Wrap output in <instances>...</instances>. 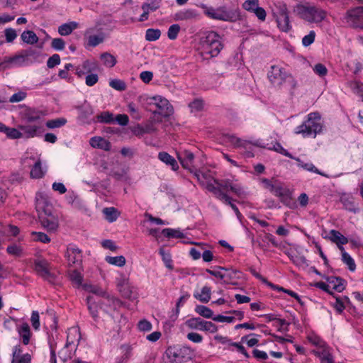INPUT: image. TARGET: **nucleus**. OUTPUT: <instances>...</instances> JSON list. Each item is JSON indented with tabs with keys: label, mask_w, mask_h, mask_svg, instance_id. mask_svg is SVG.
<instances>
[{
	"label": "nucleus",
	"mask_w": 363,
	"mask_h": 363,
	"mask_svg": "<svg viewBox=\"0 0 363 363\" xmlns=\"http://www.w3.org/2000/svg\"><path fill=\"white\" fill-rule=\"evenodd\" d=\"M84 38L86 40V47L94 48L104 41L105 34L102 28L96 26L88 28L84 31Z\"/></svg>",
	"instance_id": "39448f33"
},
{
	"label": "nucleus",
	"mask_w": 363,
	"mask_h": 363,
	"mask_svg": "<svg viewBox=\"0 0 363 363\" xmlns=\"http://www.w3.org/2000/svg\"><path fill=\"white\" fill-rule=\"evenodd\" d=\"M189 107L191 113H197L203 108V101L201 99H196L189 104Z\"/></svg>",
	"instance_id": "09e8293b"
},
{
	"label": "nucleus",
	"mask_w": 363,
	"mask_h": 363,
	"mask_svg": "<svg viewBox=\"0 0 363 363\" xmlns=\"http://www.w3.org/2000/svg\"><path fill=\"white\" fill-rule=\"evenodd\" d=\"M227 141L232 144L235 147L247 148L250 143L241 138H237L235 135H230L227 136Z\"/></svg>",
	"instance_id": "473e14b6"
},
{
	"label": "nucleus",
	"mask_w": 363,
	"mask_h": 363,
	"mask_svg": "<svg viewBox=\"0 0 363 363\" xmlns=\"http://www.w3.org/2000/svg\"><path fill=\"white\" fill-rule=\"evenodd\" d=\"M194 176L199 183L213 194L216 197H223V191H230L238 196L245 193L244 188L238 183H234L229 179H215L209 172L196 170Z\"/></svg>",
	"instance_id": "f257e3e1"
},
{
	"label": "nucleus",
	"mask_w": 363,
	"mask_h": 363,
	"mask_svg": "<svg viewBox=\"0 0 363 363\" xmlns=\"http://www.w3.org/2000/svg\"><path fill=\"white\" fill-rule=\"evenodd\" d=\"M220 36L215 31H206L202 34L200 39L201 53L216 57L223 48Z\"/></svg>",
	"instance_id": "f03ea898"
},
{
	"label": "nucleus",
	"mask_w": 363,
	"mask_h": 363,
	"mask_svg": "<svg viewBox=\"0 0 363 363\" xmlns=\"http://www.w3.org/2000/svg\"><path fill=\"white\" fill-rule=\"evenodd\" d=\"M102 212L105 216V218L110 223L116 221L120 215L118 210L114 207L104 208Z\"/></svg>",
	"instance_id": "c756f323"
},
{
	"label": "nucleus",
	"mask_w": 363,
	"mask_h": 363,
	"mask_svg": "<svg viewBox=\"0 0 363 363\" xmlns=\"http://www.w3.org/2000/svg\"><path fill=\"white\" fill-rule=\"evenodd\" d=\"M315 33L313 30H311L309 33L305 35L302 38V44L304 47L311 45L315 40Z\"/></svg>",
	"instance_id": "0e129e2a"
},
{
	"label": "nucleus",
	"mask_w": 363,
	"mask_h": 363,
	"mask_svg": "<svg viewBox=\"0 0 363 363\" xmlns=\"http://www.w3.org/2000/svg\"><path fill=\"white\" fill-rule=\"evenodd\" d=\"M186 325L191 329L214 333L217 332L218 327L211 321H206L201 318H191L186 321Z\"/></svg>",
	"instance_id": "1a4fd4ad"
},
{
	"label": "nucleus",
	"mask_w": 363,
	"mask_h": 363,
	"mask_svg": "<svg viewBox=\"0 0 363 363\" xmlns=\"http://www.w3.org/2000/svg\"><path fill=\"white\" fill-rule=\"evenodd\" d=\"M92 296H89L86 298L88 308L92 317L96 318L98 317V306L95 303H92Z\"/></svg>",
	"instance_id": "4d7b16f0"
},
{
	"label": "nucleus",
	"mask_w": 363,
	"mask_h": 363,
	"mask_svg": "<svg viewBox=\"0 0 363 363\" xmlns=\"http://www.w3.org/2000/svg\"><path fill=\"white\" fill-rule=\"evenodd\" d=\"M161 32L159 29L149 28L145 33V39L147 41H155L160 38Z\"/></svg>",
	"instance_id": "49530a36"
},
{
	"label": "nucleus",
	"mask_w": 363,
	"mask_h": 363,
	"mask_svg": "<svg viewBox=\"0 0 363 363\" xmlns=\"http://www.w3.org/2000/svg\"><path fill=\"white\" fill-rule=\"evenodd\" d=\"M17 331L19 336L22 338L23 343L27 345L30 342L31 336V332L28 324L27 323H23L22 325L17 327Z\"/></svg>",
	"instance_id": "412c9836"
},
{
	"label": "nucleus",
	"mask_w": 363,
	"mask_h": 363,
	"mask_svg": "<svg viewBox=\"0 0 363 363\" xmlns=\"http://www.w3.org/2000/svg\"><path fill=\"white\" fill-rule=\"evenodd\" d=\"M41 116V112L35 109H28L25 113V119L30 123L37 122Z\"/></svg>",
	"instance_id": "c9c22d12"
},
{
	"label": "nucleus",
	"mask_w": 363,
	"mask_h": 363,
	"mask_svg": "<svg viewBox=\"0 0 363 363\" xmlns=\"http://www.w3.org/2000/svg\"><path fill=\"white\" fill-rule=\"evenodd\" d=\"M177 157L182 167L192 172L194 155L189 150H182L177 153Z\"/></svg>",
	"instance_id": "f3484780"
},
{
	"label": "nucleus",
	"mask_w": 363,
	"mask_h": 363,
	"mask_svg": "<svg viewBox=\"0 0 363 363\" xmlns=\"http://www.w3.org/2000/svg\"><path fill=\"white\" fill-rule=\"evenodd\" d=\"M277 27L281 32L288 33L291 30L289 13L286 5L280 6L277 12L274 13Z\"/></svg>",
	"instance_id": "9d476101"
},
{
	"label": "nucleus",
	"mask_w": 363,
	"mask_h": 363,
	"mask_svg": "<svg viewBox=\"0 0 363 363\" xmlns=\"http://www.w3.org/2000/svg\"><path fill=\"white\" fill-rule=\"evenodd\" d=\"M288 74L283 68L273 65L268 72V78L274 86L279 87L285 83Z\"/></svg>",
	"instance_id": "9b49d317"
},
{
	"label": "nucleus",
	"mask_w": 363,
	"mask_h": 363,
	"mask_svg": "<svg viewBox=\"0 0 363 363\" xmlns=\"http://www.w3.org/2000/svg\"><path fill=\"white\" fill-rule=\"evenodd\" d=\"M40 222L42 226L45 228L48 232H55L59 226L58 219L56 216L51 213L45 211L44 215L39 216Z\"/></svg>",
	"instance_id": "2eb2a0df"
},
{
	"label": "nucleus",
	"mask_w": 363,
	"mask_h": 363,
	"mask_svg": "<svg viewBox=\"0 0 363 363\" xmlns=\"http://www.w3.org/2000/svg\"><path fill=\"white\" fill-rule=\"evenodd\" d=\"M99 303V308L107 313L114 311L121 306L120 301L107 292L101 297Z\"/></svg>",
	"instance_id": "ddd939ff"
},
{
	"label": "nucleus",
	"mask_w": 363,
	"mask_h": 363,
	"mask_svg": "<svg viewBox=\"0 0 363 363\" xmlns=\"http://www.w3.org/2000/svg\"><path fill=\"white\" fill-rule=\"evenodd\" d=\"M340 201L347 211L354 213L359 211L358 205L356 203L354 199L351 195L343 194L340 198Z\"/></svg>",
	"instance_id": "6ab92c4d"
},
{
	"label": "nucleus",
	"mask_w": 363,
	"mask_h": 363,
	"mask_svg": "<svg viewBox=\"0 0 363 363\" xmlns=\"http://www.w3.org/2000/svg\"><path fill=\"white\" fill-rule=\"evenodd\" d=\"M66 257L69 265H81L82 251L75 245L70 244L67 248Z\"/></svg>",
	"instance_id": "dca6fc26"
},
{
	"label": "nucleus",
	"mask_w": 363,
	"mask_h": 363,
	"mask_svg": "<svg viewBox=\"0 0 363 363\" xmlns=\"http://www.w3.org/2000/svg\"><path fill=\"white\" fill-rule=\"evenodd\" d=\"M35 52V50L30 48L24 50V55L5 57L2 61H0V70H4L13 66L19 65L23 61L24 57L32 56Z\"/></svg>",
	"instance_id": "f8f14e48"
},
{
	"label": "nucleus",
	"mask_w": 363,
	"mask_h": 363,
	"mask_svg": "<svg viewBox=\"0 0 363 363\" xmlns=\"http://www.w3.org/2000/svg\"><path fill=\"white\" fill-rule=\"evenodd\" d=\"M261 182L264 189L269 190L272 194L279 199L282 196H284V194L289 190L277 181L272 182L269 179L264 178L262 179Z\"/></svg>",
	"instance_id": "4468645a"
},
{
	"label": "nucleus",
	"mask_w": 363,
	"mask_h": 363,
	"mask_svg": "<svg viewBox=\"0 0 363 363\" xmlns=\"http://www.w3.org/2000/svg\"><path fill=\"white\" fill-rule=\"evenodd\" d=\"M206 14L209 17L217 20L227 21L228 18V15L226 13L216 11L212 8L206 11Z\"/></svg>",
	"instance_id": "a19ab883"
},
{
	"label": "nucleus",
	"mask_w": 363,
	"mask_h": 363,
	"mask_svg": "<svg viewBox=\"0 0 363 363\" xmlns=\"http://www.w3.org/2000/svg\"><path fill=\"white\" fill-rule=\"evenodd\" d=\"M162 233L167 238H182L184 237V235L182 232L177 229L172 228H164L162 230Z\"/></svg>",
	"instance_id": "58836bf2"
},
{
	"label": "nucleus",
	"mask_w": 363,
	"mask_h": 363,
	"mask_svg": "<svg viewBox=\"0 0 363 363\" xmlns=\"http://www.w3.org/2000/svg\"><path fill=\"white\" fill-rule=\"evenodd\" d=\"M322 129L320 115L318 112H312L308 114L306 120L301 125L296 128L295 133L301 134L303 137L315 138Z\"/></svg>",
	"instance_id": "7ed1b4c3"
},
{
	"label": "nucleus",
	"mask_w": 363,
	"mask_h": 363,
	"mask_svg": "<svg viewBox=\"0 0 363 363\" xmlns=\"http://www.w3.org/2000/svg\"><path fill=\"white\" fill-rule=\"evenodd\" d=\"M291 260L298 267L305 268L308 266L307 259L304 256L296 255L292 257Z\"/></svg>",
	"instance_id": "69168bd1"
},
{
	"label": "nucleus",
	"mask_w": 363,
	"mask_h": 363,
	"mask_svg": "<svg viewBox=\"0 0 363 363\" xmlns=\"http://www.w3.org/2000/svg\"><path fill=\"white\" fill-rule=\"evenodd\" d=\"M345 20L350 26L363 29V6L352 7L347 10Z\"/></svg>",
	"instance_id": "423d86ee"
},
{
	"label": "nucleus",
	"mask_w": 363,
	"mask_h": 363,
	"mask_svg": "<svg viewBox=\"0 0 363 363\" xmlns=\"http://www.w3.org/2000/svg\"><path fill=\"white\" fill-rule=\"evenodd\" d=\"M93 64L86 60V61H84L82 65V68L80 67H77V69H76V74L79 76V77H82V75L85 74L86 73H89L91 72V70L93 69Z\"/></svg>",
	"instance_id": "79ce46f5"
},
{
	"label": "nucleus",
	"mask_w": 363,
	"mask_h": 363,
	"mask_svg": "<svg viewBox=\"0 0 363 363\" xmlns=\"http://www.w3.org/2000/svg\"><path fill=\"white\" fill-rule=\"evenodd\" d=\"M258 5V0H246L242 6L245 10L253 12L259 6Z\"/></svg>",
	"instance_id": "680f3d73"
},
{
	"label": "nucleus",
	"mask_w": 363,
	"mask_h": 363,
	"mask_svg": "<svg viewBox=\"0 0 363 363\" xmlns=\"http://www.w3.org/2000/svg\"><path fill=\"white\" fill-rule=\"evenodd\" d=\"M89 144L94 148H99L106 151H108L111 147L109 141L100 136L92 137L89 140Z\"/></svg>",
	"instance_id": "aec40b11"
},
{
	"label": "nucleus",
	"mask_w": 363,
	"mask_h": 363,
	"mask_svg": "<svg viewBox=\"0 0 363 363\" xmlns=\"http://www.w3.org/2000/svg\"><path fill=\"white\" fill-rule=\"evenodd\" d=\"M33 269L36 274L43 279L52 281L54 279V275L51 272L50 263L41 257H38L33 260Z\"/></svg>",
	"instance_id": "0eeeda50"
},
{
	"label": "nucleus",
	"mask_w": 363,
	"mask_h": 363,
	"mask_svg": "<svg viewBox=\"0 0 363 363\" xmlns=\"http://www.w3.org/2000/svg\"><path fill=\"white\" fill-rule=\"evenodd\" d=\"M77 27L78 23L74 21L63 23L58 27V33L62 36H66L71 34Z\"/></svg>",
	"instance_id": "a878e982"
},
{
	"label": "nucleus",
	"mask_w": 363,
	"mask_h": 363,
	"mask_svg": "<svg viewBox=\"0 0 363 363\" xmlns=\"http://www.w3.org/2000/svg\"><path fill=\"white\" fill-rule=\"evenodd\" d=\"M180 30V26L178 24L172 25L167 32V36L170 40H175L177 38Z\"/></svg>",
	"instance_id": "052dcab7"
},
{
	"label": "nucleus",
	"mask_w": 363,
	"mask_h": 363,
	"mask_svg": "<svg viewBox=\"0 0 363 363\" xmlns=\"http://www.w3.org/2000/svg\"><path fill=\"white\" fill-rule=\"evenodd\" d=\"M20 129L23 130V135H26L27 138H33L37 134L38 127L36 125H21Z\"/></svg>",
	"instance_id": "37998d69"
},
{
	"label": "nucleus",
	"mask_w": 363,
	"mask_h": 363,
	"mask_svg": "<svg viewBox=\"0 0 363 363\" xmlns=\"http://www.w3.org/2000/svg\"><path fill=\"white\" fill-rule=\"evenodd\" d=\"M65 43L63 39L54 38L51 43V47L55 50H62L65 48Z\"/></svg>",
	"instance_id": "774afa93"
},
{
	"label": "nucleus",
	"mask_w": 363,
	"mask_h": 363,
	"mask_svg": "<svg viewBox=\"0 0 363 363\" xmlns=\"http://www.w3.org/2000/svg\"><path fill=\"white\" fill-rule=\"evenodd\" d=\"M320 359V363H334L333 357L325 350L316 352Z\"/></svg>",
	"instance_id": "603ef678"
},
{
	"label": "nucleus",
	"mask_w": 363,
	"mask_h": 363,
	"mask_svg": "<svg viewBox=\"0 0 363 363\" xmlns=\"http://www.w3.org/2000/svg\"><path fill=\"white\" fill-rule=\"evenodd\" d=\"M34 236V240L41 242L43 243H48L50 242V238L44 233L42 232H32Z\"/></svg>",
	"instance_id": "e2e57ef3"
},
{
	"label": "nucleus",
	"mask_w": 363,
	"mask_h": 363,
	"mask_svg": "<svg viewBox=\"0 0 363 363\" xmlns=\"http://www.w3.org/2000/svg\"><path fill=\"white\" fill-rule=\"evenodd\" d=\"M6 135L11 139H18L23 137V133L14 128H8Z\"/></svg>",
	"instance_id": "338daca9"
},
{
	"label": "nucleus",
	"mask_w": 363,
	"mask_h": 363,
	"mask_svg": "<svg viewBox=\"0 0 363 363\" xmlns=\"http://www.w3.org/2000/svg\"><path fill=\"white\" fill-rule=\"evenodd\" d=\"M292 159L295 160L297 162L298 166L303 168V169L320 174L322 176H325L323 173L320 172L311 162H304L299 158L295 157H294Z\"/></svg>",
	"instance_id": "7c9ffc66"
},
{
	"label": "nucleus",
	"mask_w": 363,
	"mask_h": 363,
	"mask_svg": "<svg viewBox=\"0 0 363 363\" xmlns=\"http://www.w3.org/2000/svg\"><path fill=\"white\" fill-rule=\"evenodd\" d=\"M195 311L199 313L200 315L206 318H212L213 313L211 308L207 306L203 305H199L196 307Z\"/></svg>",
	"instance_id": "ea45409f"
},
{
	"label": "nucleus",
	"mask_w": 363,
	"mask_h": 363,
	"mask_svg": "<svg viewBox=\"0 0 363 363\" xmlns=\"http://www.w3.org/2000/svg\"><path fill=\"white\" fill-rule=\"evenodd\" d=\"M211 289L210 287L205 286L201 289V293H194L195 298L199 300L202 303H208L211 299Z\"/></svg>",
	"instance_id": "c85d7f7f"
},
{
	"label": "nucleus",
	"mask_w": 363,
	"mask_h": 363,
	"mask_svg": "<svg viewBox=\"0 0 363 363\" xmlns=\"http://www.w3.org/2000/svg\"><path fill=\"white\" fill-rule=\"evenodd\" d=\"M327 238L337 245H345L349 241L346 237L335 230H331Z\"/></svg>",
	"instance_id": "4be33fe9"
},
{
	"label": "nucleus",
	"mask_w": 363,
	"mask_h": 363,
	"mask_svg": "<svg viewBox=\"0 0 363 363\" xmlns=\"http://www.w3.org/2000/svg\"><path fill=\"white\" fill-rule=\"evenodd\" d=\"M109 86L118 91H123L126 88L125 83L121 79H112L109 82Z\"/></svg>",
	"instance_id": "bf43d9fd"
},
{
	"label": "nucleus",
	"mask_w": 363,
	"mask_h": 363,
	"mask_svg": "<svg viewBox=\"0 0 363 363\" xmlns=\"http://www.w3.org/2000/svg\"><path fill=\"white\" fill-rule=\"evenodd\" d=\"M45 169H43L41 162L38 159L37 161H35L33 167L30 170V177L33 179H40L45 175Z\"/></svg>",
	"instance_id": "cd10ccee"
},
{
	"label": "nucleus",
	"mask_w": 363,
	"mask_h": 363,
	"mask_svg": "<svg viewBox=\"0 0 363 363\" xmlns=\"http://www.w3.org/2000/svg\"><path fill=\"white\" fill-rule=\"evenodd\" d=\"M160 6V0H148L147 2L144 3L142 5L143 10H147L149 12L155 11Z\"/></svg>",
	"instance_id": "a18cd8bd"
},
{
	"label": "nucleus",
	"mask_w": 363,
	"mask_h": 363,
	"mask_svg": "<svg viewBox=\"0 0 363 363\" xmlns=\"http://www.w3.org/2000/svg\"><path fill=\"white\" fill-rule=\"evenodd\" d=\"M296 10L300 16L308 22L318 23L326 16L325 11L315 6L299 5Z\"/></svg>",
	"instance_id": "20e7f679"
},
{
	"label": "nucleus",
	"mask_w": 363,
	"mask_h": 363,
	"mask_svg": "<svg viewBox=\"0 0 363 363\" xmlns=\"http://www.w3.org/2000/svg\"><path fill=\"white\" fill-rule=\"evenodd\" d=\"M226 192L227 191L225 190H223V196L222 198L221 197H216V198L222 201L225 204L229 205L231 207V208L233 210L235 213L236 214L237 218L240 220H241V218H242L241 213L240 212L238 208L234 203H232V199L227 194Z\"/></svg>",
	"instance_id": "bb28decb"
},
{
	"label": "nucleus",
	"mask_w": 363,
	"mask_h": 363,
	"mask_svg": "<svg viewBox=\"0 0 363 363\" xmlns=\"http://www.w3.org/2000/svg\"><path fill=\"white\" fill-rule=\"evenodd\" d=\"M67 123V120L63 118L49 120L46 122V126L48 128H57L63 126Z\"/></svg>",
	"instance_id": "de8ad7c7"
},
{
	"label": "nucleus",
	"mask_w": 363,
	"mask_h": 363,
	"mask_svg": "<svg viewBox=\"0 0 363 363\" xmlns=\"http://www.w3.org/2000/svg\"><path fill=\"white\" fill-rule=\"evenodd\" d=\"M159 253L161 255L162 259L163 262H164L165 266L167 268L172 269L173 267L172 264V261L170 254L169 252H165L164 250L162 248L160 249Z\"/></svg>",
	"instance_id": "6e6d98bb"
},
{
	"label": "nucleus",
	"mask_w": 363,
	"mask_h": 363,
	"mask_svg": "<svg viewBox=\"0 0 363 363\" xmlns=\"http://www.w3.org/2000/svg\"><path fill=\"white\" fill-rule=\"evenodd\" d=\"M279 199L284 205L289 208L294 209L296 207V202L295 199L292 198L290 190L285 193L284 196H282Z\"/></svg>",
	"instance_id": "f704fd0d"
},
{
	"label": "nucleus",
	"mask_w": 363,
	"mask_h": 363,
	"mask_svg": "<svg viewBox=\"0 0 363 363\" xmlns=\"http://www.w3.org/2000/svg\"><path fill=\"white\" fill-rule=\"evenodd\" d=\"M147 101L150 104H154L158 108L157 113L164 117H168L173 113V107L169 101L160 96L147 98Z\"/></svg>",
	"instance_id": "6e6552de"
},
{
	"label": "nucleus",
	"mask_w": 363,
	"mask_h": 363,
	"mask_svg": "<svg viewBox=\"0 0 363 363\" xmlns=\"http://www.w3.org/2000/svg\"><path fill=\"white\" fill-rule=\"evenodd\" d=\"M84 289L89 292H91L94 294L99 296V297L103 296L106 292V291H104L101 288L99 287L98 286L91 284L84 285Z\"/></svg>",
	"instance_id": "8fccbe9b"
},
{
	"label": "nucleus",
	"mask_w": 363,
	"mask_h": 363,
	"mask_svg": "<svg viewBox=\"0 0 363 363\" xmlns=\"http://www.w3.org/2000/svg\"><path fill=\"white\" fill-rule=\"evenodd\" d=\"M190 297V295L186 293V294L182 296L178 300L177 304H176V309H175V314L172 315L171 316V319L172 320H175L179 315V308L181 306L183 305V303Z\"/></svg>",
	"instance_id": "5fc2aeb1"
},
{
	"label": "nucleus",
	"mask_w": 363,
	"mask_h": 363,
	"mask_svg": "<svg viewBox=\"0 0 363 363\" xmlns=\"http://www.w3.org/2000/svg\"><path fill=\"white\" fill-rule=\"evenodd\" d=\"M198 17V13L194 9H186L176 13L175 18L177 21H187L195 19Z\"/></svg>",
	"instance_id": "393cba45"
},
{
	"label": "nucleus",
	"mask_w": 363,
	"mask_h": 363,
	"mask_svg": "<svg viewBox=\"0 0 363 363\" xmlns=\"http://www.w3.org/2000/svg\"><path fill=\"white\" fill-rule=\"evenodd\" d=\"M257 337H259L258 335L252 333V334H250L248 335L243 337L242 338V341L245 340L247 345L251 347L256 345L258 343L259 340H258Z\"/></svg>",
	"instance_id": "13d9d810"
},
{
	"label": "nucleus",
	"mask_w": 363,
	"mask_h": 363,
	"mask_svg": "<svg viewBox=\"0 0 363 363\" xmlns=\"http://www.w3.org/2000/svg\"><path fill=\"white\" fill-rule=\"evenodd\" d=\"M220 269H223L224 280L223 282L225 284H231L233 279H238L237 276L238 271L235 269H228L225 267H220Z\"/></svg>",
	"instance_id": "2f4dec72"
},
{
	"label": "nucleus",
	"mask_w": 363,
	"mask_h": 363,
	"mask_svg": "<svg viewBox=\"0 0 363 363\" xmlns=\"http://www.w3.org/2000/svg\"><path fill=\"white\" fill-rule=\"evenodd\" d=\"M100 57L103 64L107 67H113L117 62L116 58L108 52L102 53Z\"/></svg>",
	"instance_id": "4c0bfd02"
},
{
	"label": "nucleus",
	"mask_w": 363,
	"mask_h": 363,
	"mask_svg": "<svg viewBox=\"0 0 363 363\" xmlns=\"http://www.w3.org/2000/svg\"><path fill=\"white\" fill-rule=\"evenodd\" d=\"M327 281L333 289L341 292L345 289V280L340 277H330L327 279Z\"/></svg>",
	"instance_id": "5701e85b"
},
{
	"label": "nucleus",
	"mask_w": 363,
	"mask_h": 363,
	"mask_svg": "<svg viewBox=\"0 0 363 363\" xmlns=\"http://www.w3.org/2000/svg\"><path fill=\"white\" fill-rule=\"evenodd\" d=\"M21 39L24 43L28 44H35L38 41V37L32 30L23 31L21 34Z\"/></svg>",
	"instance_id": "72a5a7b5"
},
{
	"label": "nucleus",
	"mask_w": 363,
	"mask_h": 363,
	"mask_svg": "<svg viewBox=\"0 0 363 363\" xmlns=\"http://www.w3.org/2000/svg\"><path fill=\"white\" fill-rule=\"evenodd\" d=\"M69 277L76 287H79L82 285L83 277L80 272L77 270H73L69 272Z\"/></svg>",
	"instance_id": "3c124183"
},
{
	"label": "nucleus",
	"mask_w": 363,
	"mask_h": 363,
	"mask_svg": "<svg viewBox=\"0 0 363 363\" xmlns=\"http://www.w3.org/2000/svg\"><path fill=\"white\" fill-rule=\"evenodd\" d=\"M342 261L347 265L349 269L354 272L356 269V264L352 257L347 253L344 252L342 256Z\"/></svg>",
	"instance_id": "864d4df0"
},
{
	"label": "nucleus",
	"mask_w": 363,
	"mask_h": 363,
	"mask_svg": "<svg viewBox=\"0 0 363 363\" xmlns=\"http://www.w3.org/2000/svg\"><path fill=\"white\" fill-rule=\"evenodd\" d=\"M81 339V333L79 329L77 327H72L68 329L67 335L66 347L73 345L74 347L77 346Z\"/></svg>",
	"instance_id": "a211bd4d"
},
{
	"label": "nucleus",
	"mask_w": 363,
	"mask_h": 363,
	"mask_svg": "<svg viewBox=\"0 0 363 363\" xmlns=\"http://www.w3.org/2000/svg\"><path fill=\"white\" fill-rule=\"evenodd\" d=\"M106 262L110 264L115 265L117 267H123L125 264V258L123 255L111 257L106 256L105 258Z\"/></svg>",
	"instance_id": "e433bc0d"
},
{
	"label": "nucleus",
	"mask_w": 363,
	"mask_h": 363,
	"mask_svg": "<svg viewBox=\"0 0 363 363\" xmlns=\"http://www.w3.org/2000/svg\"><path fill=\"white\" fill-rule=\"evenodd\" d=\"M158 158L167 165H170L172 169L176 171L179 166L175 159L166 152H161L158 155Z\"/></svg>",
	"instance_id": "b1692460"
},
{
	"label": "nucleus",
	"mask_w": 363,
	"mask_h": 363,
	"mask_svg": "<svg viewBox=\"0 0 363 363\" xmlns=\"http://www.w3.org/2000/svg\"><path fill=\"white\" fill-rule=\"evenodd\" d=\"M97 121L104 123H113L114 122L113 115L108 111L101 112L96 116Z\"/></svg>",
	"instance_id": "c03bdc74"
}]
</instances>
